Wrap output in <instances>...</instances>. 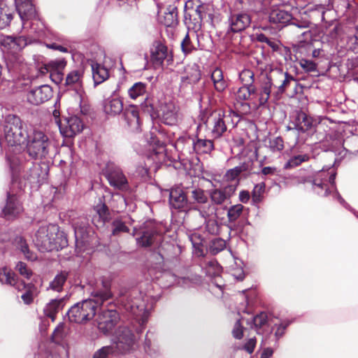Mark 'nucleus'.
Listing matches in <instances>:
<instances>
[{
  "instance_id": "nucleus-3",
  "label": "nucleus",
  "mask_w": 358,
  "mask_h": 358,
  "mask_svg": "<svg viewBox=\"0 0 358 358\" xmlns=\"http://www.w3.org/2000/svg\"><path fill=\"white\" fill-rule=\"evenodd\" d=\"M4 137L10 146L21 145L27 140L28 132L19 117L14 115L6 117L4 124Z\"/></svg>"
},
{
  "instance_id": "nucleus-19",
  "label": "nucleus",
  "mask_w": 358,
  "mask_h": 358,
  "mask_svg": "<svg viewBox=\"0 0 358 358\" xmlns=\"http://www.w3.org/2000/svg\"><path fill=\"white\" fill-rule=\"evenodd\" d=\"M212 117H213L212 134L214 138H219L227 131L226 119H229V117L221 113H213Z\"/></svg>"
},
{
  "instance_id": "nucleus-36",
  "label": "nucleus",
  "mask_w": 358,
  "mask_h": 358,
  "mask_svg": "<svg viewBox=\"0 0 358 358\" xmlns=\"http://www.w3.org/2000/svg\"><path fill=\"white\" fill-rule=\"evenodd\" d=\"M242 204H236L229 208L227 210V219L229 223H234L242 215L243 211Z\"/></svg>"
},
{
  "instance_id": "nucleus-34",
  "label": "nucleus",
  "mask_w": 358,
  "mask_h": 358,
  "mask_svg": "<svg viewBox=\"0 0 358 358\" xmlns=\"http://www.w3.org/2000/svg\"><path fill=\"white\" fill-rule=\"evenodd\" d=\"M250 169V165L248 163H243L240 166H236L234 169H229L225 174L226 180L228 181L234 180L238 176L245 171Z\"/></svg>"
},
{
  "instance_id": "nucleus-60",
  "label": "nucleus",
  "mask_w": 358,
  "mask_h": 358,
  "mask_svg": "<svg viewBox=\"0 0 358 358\" xmlns=\"http://www.w3.org/2000/svg\"><path fill=\"white\" fill-rule=\"evenodd\" d=\"M256 345L255 338H250L244 345V349L250 354L252 353Z\"/></svg>"
},
{
  "instance_id": "nucleus-16",
  "label": "nucleus",
  "mask_w": 358,
  "mask_h": 358,
  "mask_svg": "<svg viewBox=\"0 0 358 358\" xmlns=\"http://www.w3.org/2000/svg\"><path fill=\"white\" fill-rule=\"evenodd\" d=\"M251 23V17L245 13H237L230 17V27L233 32L245 30Z\"/></svg>"
},
{
  "instance_id": "nucleus-37",
  "label": "nucleus",
  "mask_w": 358,
  "mask_h": 358,
  "mask_svg": "<svg viewBox=\"0 0 358 358\" xmlns=\"http://www.w3.org/2000/svg\"><path fill=\"white\" fill-rule=\"evenodd\" d=\"M24 58L20 52L8 53L7 65L12 69H18L24 62Z\"/></svg>"
},
{
  "instance_id": "nucleus-8",
  "label": "nucleus",
  "mask_w": 358,
  "mask_h": 358,
  "mask_svg": "<svg viewBox=\"0 0 358 358\" xmlns=\"http://www.w3.org/2000/svg\"><path fill=\"white\" fill-rule=\"evenodd\" d=\"M53 95L50 86L43 85L31 90L27 96L29 103L34 105H39L48 101Z\"/></svg>"
},
{
  "instance_id": "nucleus-58",
  "label": "nucleus",
  "mask_w": 358,
  "mask_h": 358,
  "mask_svg": "<svg viewBox=\"0 0 358 358\" xmlns=\"http://www.w3.org/2000/svg\"><path fill=\"white\" fill-rule=\"evenodd\" d=\"M50 77L56 84H59L63 80V73L62 71H52Z\"/></svg>"
},
{
  "instance_id": "nucleus-2",
  "label": "nucleus",
  "mask_w": 358,
  "mask_h": 358,
  "mask_svg": "<svg viewBox=\"0 0 358 358\" xmlns=\"http://www.w3.org/2000/svg\"><path fill=\"white\" fill-rule=\"evenodd\" d=\"M34 242L41 252L58 250L67 245L66 238L55 224L41 226L35 234Z\"/></svg>"
},
{
  "instance_id": "nucleus-38",
  "label": "nucleus",
  "mask_w": 358,
  "mask_h": 358,
  "mask_svg": "<svg viewBox=\"0 0 358 358\" xmlns=\"http://www.w3.org/2000/svg\"><path fill=\"white\" fill-rule=\"evenodd\" d=\"M146 92V85L139 82L135 83L128 91L129 96L132 99H136L138 96L143 95Z\"/></svg>"
},
{
  "instance_id": "nucleus-62",
  "label": "nucleus",
  "mask_w": 358,
  "mask_h": 358,
  "mask_svg": "<svg viewBox=\"0 0 358 358\" xmlns=\"http://www.w3.org/2000/svg\"><path fill=\"white\" fill-rule=\"evenodd\" d=\"M350 50L355 54H358V37L354 36L351 38Z\"/></svg>"
},
{
  "instance_id": "nucleus-40",
  "label": "nucleus",
  "mask_w": 358,
  "mask_h": 358,
  "mask_svg": "<svg viewBox=\"0 0 358 358\" xmlns=\"http://www.w3.org/2000/svg\"><path fill=\"white\" fill-rule=\"evenodd\" d=\"M0 282L14 286L16 282L15 275L6 268L0 269Z\"/></svg>"
},
{
  "instance_id": "nucleus-21",
  "label": "nucleus",
  "mask_w": 358,
  "mask_h": 358,
  "mask_svg": "<svg viewBox=\"0 0 358 358\" xmlns=\"http://www.w3.org/2000/svg\"><path fill=\"white\" fill-rule=\"evenodd\" d=\"M160 23L166 27H172L178 24V9L175 6H170L159 17Z\"/></svg>"
},
{
  "instance_id": "nucleus-43",
  "label": "nucleus",
  "mask_w": 358,
  "mask_h": 358,
  "mask_svg": "<svg viewBox=\"0 0 358 358\" xmlns=\"http://www.w3.org/2000/svg\"><path fill=\"white\" fill-rule=\"evenodd\" d=\"M240 79L242 81L243 86H254V73L249 69L243 70L239 75Z\"/></svg>"
},
{
  "instance_id": "nucleus-56",
  "label": "nucleus",
  "mask_w": 358,
  "mask_h": 358,
  "mask_svg": "<svg viewBox=\"0 0 358 358\" xmlns=\"http://www.w3.org/2000/svg\"><path fill=\"white\" fill-rule=\"evenodd\" d=\"M243 327L241 325V320H238L235 323L232 334L233 336L238 339H241L243 336Z\"/></svg>"
},
{
  "instance_id": "nucleus-7",
  "label": "nucleus",
  "mask_w": 358,
  "mask_h": 358,
  "mask_svg": "<svg viewBox=\"0 0 358 358\" xmlns=\"http://www.w3.org/2000/svg\"><path fill=\"white\" fill-rule=\"evenodd\" d=\"M119 320L120 316L116 310H103L98 317V328L104 334H107L113 329Z\"/></svg>"
},
{
  "instance_id": "nucleus-42",
  "label": "nucleus",
  "mask_w": 358,
  "mask_h": 358,
  "mask_svg": "<svg viewBox=\"0 0 358 358\" xmlns=\"http://www.w3.org/2000/svg\"><path fill=\"white\" fill-rule=\"evenodd\" d=\"M256 93V87L255 86H243L239 88L237 92V96L239 99L247 100L251 95Z\"/></svg>"
},
{
  "instance_id": "nucleus-51",
  "label": "nucleus",
  "mask_w": 358,
  "mask_h": 358,
  "mask_svg": "<svg viewBox=\"0 0 358 358\" xmlns=\"http://www.w3.org/2000/svg\"><path fill=\"white\" fill-rule=\"evenodd\" d=\"M16 269L19 271L21 275L25 277L27 279L30 278V277L32 275L31 271L27 268L24 263L22 262L17 263Z\"/></svg>"
},
{
  "instance_id": "nucleus-33",
  "label": "nucleus",
  "mask_w": 358,
  "mask_h": 358,
  "mask_svg": "<svg viewBox=\"0 0 358 358\" xmlns=\"http://www.w3.org/2000/svg\"><path fill=\"white\" fill-rule=\"evenodd\" d=\"M156 234L153 231H143L141 236L136 238L137 244L143 248L150 246L155 241Z\"/></svg>"
},
{
  "instance_id": "nucleus-35",
  "label": "nucleus",
  "mask_w": 358,
  "mask_h": 358,
  "mask_svg": "<svg viewBox=\"0 0 358 358\" xmlns=\"http://www.w3.org/2000/svg\"><path fill=\"white\" fill-rule=\"evenodd\" d=\"M68 277V273L62 271L57 274L50 284V288L56 292H60Z\"/></svg>"
},
{
  "instance_id": "nucleus-55",
  "label": "nucleus",
  "mask_w": 358,
  "mask_h": 358,
  "mask_svg": "<svg viewBox=\"0 0 358 358\" xmlns=\"http://www.w3.org/2000/svg\"><path fill=\"white\" fill-rule=\"evenodd\" d=\"M87 222L85 217L82 218L81 223L77 220H73V226L75 229V233L77 234L79 231L83 232L87 228Z\"/></svg>"
},
{
  "instance_id": "nucleus-22",
  "label": "nucleus",
  "mask_w": 358,
  "mask_h": 358,
  "mask_svg": "<svg viewBox=\"0 0 358 358\" xmlns=\"http://www.w3.org/2000/svg\"><path fill=\"white\" fill-rule=\"evenodd\" d=\"M91 66L95 85L103 83L109 78L108 70L105 66L98 63H92Z\"/></svg>"
},
{
  "instance_id": "nucleus-28",
  "label": "nucleus",
  "mask_w": 358,
  "mask_h": 358,
  "mask_svg": "<svg viewBox=\"0 0 358 358\" xmlns=\"http://www.w3.org/2000/svg\"><path fill=\"white\" fill-rule=\"evenodd\" d=\"M294 124L296 129L305 132L311 128L312 120L305 113L299 112L296 117Z\"/></svg>"
},
{
  "instance_id": "nucleus-15",
  "label": "nucleus",
  "mask_w": 358,
  "mask_h": 358,
  "mask_svg": "<svg viewBox=\"0 0 358 358\" xmlns=\"http://www.w3.org/2000/svg\"><path fill=\"white\" fill-rule=\"evenodd\" d=\"M167 56V47L161 41H155L150 49V57L153 64L155 66H161Z\"/></svg>"
},
{
  "instance_id": "nucleus-17",
  "label": "nucleus",
  "mask_w": 358,
  "mask_h": 358,
  "mask_svg": "<svg viewBox=\"0 0 358 358\" xmlns=\"http://www.w3.org/2000/svg\"><path fill=\"white\" fill-rule=\"evenodd\" d=\"M123 117L127 126L133 131H137L140 128L139 114L134 106H129L124 110Z\"/></svg>"
},
{
  "instance_id": "nucleus-25",
  "label": "nucleus",
  "mask_w": 358,
  "mask_h": 358,
  "mask_svg": "<svg viewBox=\"0 0 358 358\" xmlns=\"http://www.w3.org/2000/svg\"><path fill=\"white\" fill-rule=\"evenodd\" d=\"M103 108L106 114L116 115L122 111L123 103L122 100L117 98L107 99L105 101Z\"/></svg>"
},
{
  "instance_id": "nucleus-14",
  "label": "nucleus",
  "mask_w": 358,
  "mask_h": 358,
  "mask_svg": "<svg viewBox=\"0 0 358 358\" xmlns=\"http://www.w3.org/2000/svg\"><path fill=\"white\" fill-rule=\"evenodd\" d=\"M169 204L171 208L177 210H182L187 207L188 200L182 189L176 187L170 190Z\"/></svg>"
},
{
  "instance_id": "nucleus-44",
  "label": "nucleus",
  "mask_w": 358,
  "mask_h": 358,
  "mask_svg": "<svg viewBox=\"0 0 358 358\" xmlns=\"http://www.w3.org/2000/svg\"><path fill=\"white\" fill-rule=\"evenodd\" d=\"M129 229L120 220H115L112 223V234L114 236L119 235L123 232H128Z\"/></svg>"
},
{
  "instance_id": "nucleus-39",
  "label": "nucleus",
  "mask_w": 358,
  "mask_h": 358,
  "mask_svg": "<svg viewBox=\"0 0 358 358\" xmlns=\"http://www.w3.org/2000/svg\"><path fill=\"white\" fill-rule=\"evenodd\" d=\"M273 87L270 85L268 80L266 78V80L262 84L261 92L259 94V103L263 105L266 103L270 96L272 92Z\"/></svg>"
},
{
  "instance_id": "nucleus-1",
  "label": "nucleus",
  "mask_w": 358,
  "mask_h": 358,
  "mask_svg": "<svg viewBox=\"0 0 358 358\" xmlns=\"http://www.w3.org/2000/svg\"><path fill=\"white\" fill-rule=\"evenodd\" d=\"M92 296V299L77 303L69 310L67 315L71 322L82 324L92 320L96 314L97 306L109 299L112 294L105 287L103 290L94 292Z\"/></svg>"
},
{
  "instance_id": "nucleus-31",
  "label": "nucleus",
  "mask_w": 358,
  "mask_h": 358,
  "mask_svg": "<svg viewBox=\"0 0 358 358\" xmlns=\"http://www.w3.org/2000/svg\"><path fill=\"white\" fill-rule=\"evenodd\" d=\"M214 149L212 141L206 139H198L194 143V150L197 153H209Z\"/></svg>"
},
{
  "instance_id": "nucleus-57",
  "label": "nucleus",
  "mask_w": 358,
  "mask_h": 358,
  "mask_svg": "<svg viewBox=\"0 0 358 358\" xmlns=\"http://www.w3.org/2000/svg\"><path fill=\"white\" fill-rule=\"evenodd\" d=\"M225 247V243L223 240L217 239L213 241V245L211 247L212 252L214 254L219 252L222 250Z\"/></svg>"
},
{
  "instance_id": "nucleus-23",
  "label": "nucleus",
  "mask_w": 358,
  "mask_h": 358,
  "mask_svg": "<svg viewBox=\"0 0 358 358\" xmlns=\"http://www.w3.org/2000/svg\"><path fill=\"white\" fill-rule=\"evenodd\" d=\"M292 19V14L280 8H274L269 14V21L271 23L285 24Z\"/></svg>"
},
{
  "instance_id": "nucleus-30",
  "label": "nucleus",
  "mask_w": 358,
  "mask_h": 358,
  "mask_svg": "<svg viewBox=\"0 0 358 358\" xmlns=\"http://www.w3.org/2000/svg\"><path fill=\"white\" fill-rule=\"evenodd\" d=\"M64 299L52 300L44 309L45 315L53 320L55 313L64 306Z\"/></svg>"
},
{
  "instance_id": "nucleus-18",
  "label": "nucleus",
  "mask_w": 358,
  "mask_h": 358,
  "mask_svg": "<svg viewBox=\"0 0 358 358\" xmlns=\"http://www.w3.org/2000/svg\"><path fill=\"white\" fill-rule=\"evenodd\" d=\"M22 210V206L17 196L14 194H8L7 201L3 209L5 217L10 218L19 215Z\"/></svg>"
},
{
  "instance_id": "nucleus-9",
  "label": "nucleus",
  "mask_w": 358,
  "mask_h": 358,
  "mask_svg": "<svg viewBox=\"0 0 358 358\" xmlns=\"http://www.w3.org/2000/svg\"><path fill=\"white\" fill-rule=\"evenodd\" d=\"M178 108L172 101L165 102L160 106L159 116L168 125L177 124L179 117Z\"/></svg>"
},
{
  "instance_id": "nucleus-45",
  "label": "nucleus",
  "mask_w": 358,
  "mask_h": 358,
  "mask_svg": "<svg viewBox=\"0 0 358 358\" xmlns=\"http://www.w3.org/2000/svg\"><path fill=\"white\" fill-rule=\"evenodd\" d=\"M66 336L65 326L62 324L58 325L52 335V340L56 343H60Z\"/></svg>"
},
{
  "instance_id": "nucleus-10",
  "label": "nucleus",
  "mask_w": 358,
  "mask_h": 358,
  "mask_svg": "<svg viewBox=\"0 0 358 358\" xmlns=\"http://www.w3.org/2000/svg\"><path fill=\"white\" fill-rule=\"evenodd\" d=\"M84 124L82 120L77 116H71L65 119L64 123L59 124L61 133L67 138H71L81 132Z\"/></svg>"
},
{
  "instance_id": "nucleus-54",
  "label": "nucleus",
  "mask_w": 358,
  "mask_h": 358,
  "mask_svg": "<svg viewBox=\"0 0 358 358\" xmlns=\"http://www.w3.org/2000/svg\"><path fill=\"white\" fill-rule=\"evenodd\" d=\"M271 149L273 152L281 151L284 148L283 141L281 138H275L270 142Z\"/></svg>"
},
{
  "instance_id": "nucleus-53",
  "label": "nucleus",
  "mask_w": 358,
  "mask_h": 358,
  "mask_svg": "<svg viewBox=\"0 0 358 358\" xmlns=\"http://www.w3.org/2000/svg\"><path fill=\"white\" fill-rule=\"evenodd\" d=\"M66 64L64 59L51 61L48 63V66H50L52 71H62L64 69Z\"/></svg>"
},
{
  "instance_id": "nucleus-48",
  "label": "nucleus",
  "mask_w": 358,
  "mask_h": 358,
  "mask_svg": "<svg viewBox=\"0 0 358 358\" xmlns=\"http://www.w3.org/2000/svg\"><path fill=\"white\" fill-rule=\"evenodd\" d=\"M181 48L182 52L186 55L192 52L193 50L196 49L192 44L190 37L188 34H186L181 43Z\"/></svg>"
},
{
  "instance_id": "nucleus-4",
  "label": "nucleus",
  "mask_w": 358,
  "mask_h": 358,
  "mask_svg": "<svg viewBox=\"0 0 358 358\" xmlns=\"http://www.w3.org/2000/svg\"><path fill=\"white\" fill-rule=\"evenodd\" d=\"M26 141L27 152L32 159H43L48 155L51 141L43 131L34 130Z\"/></svg>"
},
{
  "instance_id": "nucleus-27",
  "label": "nucleus",
  "mask_w": 358,
  "mask_h": 358,
  "mask_svg": "<svg viewBox=\"0 0 358 358\" xmlns=\"http://www.w3.org/2000/svg\"><path fill=\"white\" fill-rule=\"evenodd\" d=\"M13 19L12 10L8 6L6 3L0 1V29L8 27Z\"/></svg>"
},
{
  "instance_id": "nucleus-50",
  "label": "nucleus",
  "mask_w": 358,
  "mask_h": 358,
  "mask_svg": "<svg viewBox=\"0 0 358 358\" xmlns=\"http://www.w3.org/2000/svg\"><path fill=\"white\" fill-rule=\"evenodd\" d=\"M299 64L303 69L308 72H313L317 69V64L308 59H301L299 62Z\"/></svg>"
},
{
  "instance_id": "nucleus-64",
  "label": "nucleus",
  "mask_w": 358,
  "mask_h": 358,
  "mask_svg": "<svg viewBox=\"0 0 358 358\" xmlns=\"http://www.w3.org/2000/svg\"><path fill=\"white\" fill-rule=\"evenodd\" d=\"M38 171L39 168L38 165L33 166L32 169H31V173L30 175V177L34 179L37 178L38 177Z\"/></svg>"
},
{
  "instance_id": "nucleus-29",
  "label": "nucleus",
  "mask_w": 358,
  "mask_h": 358,
  "mask_svg": "<svg viewBox=\"0 0 358 358\" xmlns=\"http://www.w3.org/2000/svg\"><path fill=\"white\" fill-rule=\"evenodd\" d=\"M14 245L17 249L20 250L29 260H35L36 256L31 252L29 249L26 240L22 236H17L14 240Z\"/></svg>"
},
{
  "instance_id": "nucleus-61",
  "label": "nucleus",
  "mask_w": 358,
  "mask_h": 358,
  "mask_svg": "<svg viewBox=\"0 0 358 358\" xmlns=\"http://www.w3.org/2000/svg\"><path fill=\"white\" fill-rule=\"evenodd\" d=\"M250 193L248 191L243 190L239 194V200L242 203H247L250 199Z\"/></svg>"
},
{
  "instance_id": "nucleus-20",
  "label": "nucleus",
  "mask_w": 358,
  "mask_h": 358,
  "mask_svg": "<svg viewBox=\"0 0 358 358\" xmlns=\"http://www.w3.org/2000/svg\"><path fill=\"white\" fill-rule=\"evenodd\" d=\"M108 179L112 186H114L119 189L123 190L127 188V180L122 172L118 169H115L110 171L108 174Z\"/></svg>"
},
{
  "instance_id": "nucleus-46",
  "label": "nucleus",
  "mask_w": 358,
  "mask_h": 358,
  "mask_svg": "<svg viewBox=\"0 0 358 358\" xmlns=\"http://www.w3.org/2000/svg\"><path fill=\"white\" fill-rule=\"evenodd\" d=\"M309 159L306 155H297L292 157L286 164L285 168H293L300 165L302 162L308 161Z\"/></svg>"
},
{
  "instance_id": "nucleus-11",
  "label": "nucleus",
  "mask_w": 358,
  "mask_h": 358,
  "mask_svg": "<svg viewBox=\"0 0 358 358\" xmlns=\"http://www.w3.org/2000/svg\"><path fill=\"white\" fill-rule=\"evenodd\" d=\"M2 46L7 50L8 53L20 52L27 45L26 37L20 36L14 37L6 36L1 39Z\"/></svg>"
},
{
  "instance_id": "nucleus-63",
  "label": "nucleus",
  "mask_w": 358,
  "mask_h": 358,
  "mask_svg": "<svg viewBox=\"0 0 358 358\" xmlns=\"http://www.w3.org/2000/svg\"><path fill=\"white\" fill-rule=\"evenodd\" d=\"M52 71V69L50 68V66H48V64H45L43 66H42L40 69H39V73L41 75H45L47 74L48 73H51Z\"/></svg>"
},
{
  "instance_id": "nucleus-12",
  "label": "nucleus",
  "mask_w": 358,
  "mask_h": 358,
  "mask_svg": "<svg viewBox=\"0 0 358 358\" xmlns=\"http://www.w3.org/2000/svg\"><path fill=\"white\" fill-rule=\"evenodd\" d=\"M236 187L228 185L221 189H213L209 191L210 201L215 205H222L229 200L234 194Z\"/></svg>"
},
{
  "instance_id": "nucleus-5",
  "label": "nucleus",
  "mask_w": 358,
  "mask_h": 358,
  "mask_svg": "<svg viewBox=\"0 0 358 358\" xmlns=\"http://www.w3.org/2000/svg\"><path fill=\"white\" fill-rule=\"evenodd\" d=\"M266 78L273 87V94L276 97L285 92L292 84H297L292 76L278 69L271 71Z\"/></svg>"
},
{
  "instance_id": "nucleus-47",
  "label": "nucleus",
  "mask_w": 358,
  "mask_h": 358,
  "mask_svg": "<svg viewBox=\"0 0 358 358\" xmlns=\"http://www.w3.org/2000/svg\"><path fill=\"white\" fill-rule=\"evenodd\" d=\"M264 190L265 184L264 182H260L256 185L252 192V200L256 203L259 202Z\"/></svg>"
},
{
  "instance_id": "nucleus-26",
  "label": "nucleus",
  "mask_w": 358,
  "mask_h": 358,
  "mask_svg": "<svg viewBox=\"0 0 358 358\" xmlns=\"http://www.w3.org/2000/svg\"><path fill=\"white\" fill-rule=\"evenodd\" d=\"M83 76L82 70H73L67 74L64 85L69 87H79L82 85Z\"/></svg>"
},
{
  "instance_id": "nucleus-32",
  "label": "nucleus",
  "mask_w": 358,
  "mask_h": 358,
  "mask_svg": "<svg viewBox=\"0 0 358 358\" xmlns=\"http://www.w3.org/2000/svg\"><path fill=\"white\" fill-rule=\"evenodd\" d=\"M122 355L121 353L116 348L115 345L113 344L109 346H104L97 350L93 358H106L108 356H120Z\"/></svg>"
},
{
  "instance_id": "nucleus-41",
  "label": "nucleus",
  "mask_w": 358,
  "mask_h": 358,
  "mask_svg": "<svg viewBox=\"0 0 358 358\" xmlns=\"http://www.w3.org/2000/svg\"><path fill=\"white\" fill-rule=\"evenodd\" d=\"M191 197L194 203L203 204L208 201V196L203 189L195 188L191 192Z\"/></svg>"
},
{
  "instance_id": "nucleus-24",
  "label": "nucleus",
  "mask_w": 358,
  "mask_h": 358,
  "mask_svg": "<svg viewBox=\"0 0 358 358\" xmlns=\"http://www.w3.org/2000/svg\"><path fill=\"white\" fill-rule=\"evenodd\" d=\"M211 80L217 92H222L228 86L227 81L224 78L223 72L219 68H215L211 73Z\"/></svg>"
},
{
  "instance_id": "nucleus-49",
  "label": "nucleus",
  "mask_w": 358,
  "mask_h": 358,
  "mask_svg": "<svg viewBox=\"0 0 358 358\" xmlns=\"http://www.w3.org/2000/svg\"><path fill=\"white\" fill-rule=\"evenodd\" d=\"M96 213L98 214L99 218L101 220V222L103 224L108 221L110 219L108 209L104 204L97 207Z\"/></svg>"
},
{
  "instance_id": "nucleus-13",
  "label": "nucleus",
  "mask_w": 358,
  "mask_h": 358,
  "mask_svg": "<svg viewBox=\"0 0 358 358\" xmlns=\"http://www.w3.org/2000/svg\"><path fill=\"white\" fill-rule=\"evenodd\" d=\"M16 10L22 22L29 20L36 16V9L31 0H15Z\"/></svg>"
},
{
  "instance_id": "nucleus-59",
  "label": "nucleus",
  "mask_w": 358,
  "mask_h": 358,
  "mask_svg": "<svg viewBox=\"0 0 358 358\" xmlns=\"http://www.w3.org/2000/svg\"><path fill=\"white\" fill-rule=\"evenodd\" d=\"M26 304L31 303L34 300V294L32 290L29 288L21 296Z\"/></svg>"
},
{
  "instance_id": "nucleus-6",
  "label": "nucleus",
  "mask_w": 358,
  "mask_h": 358,
  "mask_svg": "<svg viewBox=\"0 0 358 358\" xmlns=\"http://www.w3.org/2000/svg\"><path fill=\"white\" fill-rule=\"evenodd\" d=\"M115 336L116 341L114 345L122 355L134 349V335L129 328L119 327Z\"/></svg>"
},
{
  "instance_id": "nucleus-52",
  "label": "nucleus",
  "mask_w": 358,
  "mask_h": 358,
  "mask_svg": "<svg viewBox=\"0 0 358 358\" xmlns=\"http://www.w3.org/2000/svg\"><path fill=\"white\" fill-rule=\"evenodd\" d=\"M267 315L265 313H261L253 318V324L255 328L259 329L266 324Z\"/></svg>"
}]
</instances>
